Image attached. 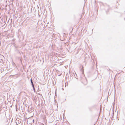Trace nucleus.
<instances>
[{
    "instance_id": "1",
    "label": "nucleus",
    "mask_w": 125,
    "mask_h": 125,
    "mask_svg": "<svg viewBox=\"0 0 125 125\" xmlns=\"http://www.w3.org/2000/svg\"><path fill=\"white\" fill-rule=\"evenodd\" d=\"M32 108H29L28 107V111L29 113H31L32 112Z\"/></svg>"
},
{
    "instance_id": "2",
    "label": "nucleus",
    "mask_w": 125,
    "mask_h": 125,
    "mask_svg": "<svg viewBox=\"0 0 125 125\" xmlns=\"http://www.w3.org/2000/svg\"><path fill=\"white\" fill-rule=\"evenodd\" d=\"M30 80H31V84H32V86H33L34 84H33V82H32V78H31V79Z\"/></svg>"
},
{
    "instance_id": "3",
    "label": "nucleus",
    "mask_w": 125,
    "mask_h": 125,
    "mask_svg": "<svg viewBox=\"0 0 125 125\" xmlns=\"http://www.w3.org/2000/svg\"><path fill=\"white\" fill-rule=\"evenodd\" d=\"M125 121L123 120L122 121V125H124V124L125 122Z\"/></svg>"
},
{
    "instance_id": "4",
    "label": "nucleus",
    "mask_w": 125,
    "mask_h": 125,
    "mask_svg": "<svg viewBox=\"0 0 125 125\" xmlns=\"http://www.w3.org/2000/svg\"><path fill=\"white\" fill-rule=\"evenodd\" d=\"M33 88V90L34 91H35V89L34 88V85H33V86H32Z\"/></svg>"
},
{
    "instance_id": "5",
    "label": "nucleus",
    "mask_w": 125,
    "mask_h": 125,
    "mask_svg": "<svg viewBox=\"0 0 125 125\" xmlns=\"http://www.w3.org/2000/svg\"><path fill=\"white\" fill-rule=\"evenodd\" d=\"M93 29L92 30V33H93Z\"/></svg>"
},
{
    "instance_id": "6",
    "label": "nucleus",
    "mask_w": 125,
    "mask_h": 125,
    "mask_svg": "<svg viewBox=\"0 0 125 125\" xmlns=\"http://www.w3.org/2000/svg\"><path fill=\"white\" fill-rule=\"evenodd\" d=\"M107 6L108 7H109V6L108 5H107Z\"/></svg>"
},
{
    "instance_id": "7",
    "label": "nucleus",
    "mask_w": 125,
    "mask_h": 125,
    "mask_svg": "<svg viewBox=\"0 0 125 125\" xmlns=\"http://www.w3.org/2000/svg\"><path fill=\"white\" fill-rule=\"evenodd\" d=\"M81 81H82V82H83V80H82V79H81Z\"/></svg>"
},
{
    "instance_id": "8",
    "label": "nucleus",
    "mask_w": 125,
    "mask_h": 125,
    "mask_svg": "<svg viewBox=\"0 0 125 125\" xmlns=\"http://www.w3.org/2000/svg\"><path fill=\"white\" fill-rule=\"evenodd\" d=\"M85 80L86 81H87V80Z\"/></svg>"
},
{
    "instance_id": "9",
    "label": "nucleus",
    "mask_w": 125,
    "mask_h": 125,
    "mask_svg": "<svg viewBox=\"0 0 125 125\" xmlns=\"http://www.w3.org/2000/svg\"><path fill=\"white\" fill-rule=\"evenodd\" d=\"M63 88H62V90H63Z\"/></svg>"
},
{
    "instance_id": "10",
    "label": "nucleus",
    "mask_w": 125,
    "mask_h": 125,
    "mask_svg": "<svg viewBox=\"0 0 125 125\" xmlns=\"http://www.w3.org/2000/svg\"><path fill=\"white\" fill-rule=\"evenodd\" d=\"M63 88H62V90H63Z\"/></svg>"
},
{
    "instance_id": "11",
    "label": "nucleus",
    "mask_w": 125,
    "mask_h": 125,
    "mask_svg": "<svg viewBox=\"0 0 125 125\" xmlns=\"http://www.w3.org/2000/svg\"><path fill=\"white\" fill-rule=\"evenodd\" d=\"M17 125H18L17 124Z\"/></svg>"
}]
</instances>
